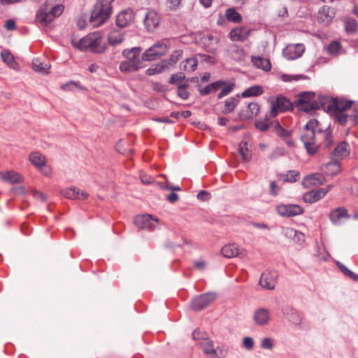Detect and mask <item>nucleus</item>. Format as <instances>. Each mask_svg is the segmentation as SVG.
<instances>
[{
	"label": "nucleus",
	"instance_id": "nucleus-1",
	"mask_svg": "<svg viewBox=\"0 0 358 358\" xmlns=\"http://www.w3.org/2000/svg\"><path fill=\"white\" fill-rule=\"evenodd\" d=\"M301 139L304 143L307 152L314 155L320 144L324 148H330L332 143V137L329 127L323 130L317 120H310L305 125Z\"/></svg>",
	"mask_w": 358,
	"mask_h": 358
},
{
	"label": "nucleus",
	"instance_id": "nucleus-2",
	"mask_svg": "<svg viewBox=\"0 0 358 358\" xmlns=\"http://www.w3.org/2000/svg\"><path fill=\"white\" fill-rule=\"evenodd\" d=\"M141 48L139 47L132 48L130 50H124L122 56L126 60L120 64V70L123 73H132L138 71L144 66L143 54L141 55Z\"/></svg>",
	"mask_w": 358,
	"mask_h": 358
},
{
	"label": "nucleus",
	"instance_id": "nucleus-3",
	"mask_svg": "<svg viewBox=\"0 0 358 358\" xmlns=\"http://www.w3.org/2000/svg\"><path fill=\"white\" fill-rule=\"evenodd\" d=\"M72 45L80 50H90L94 53H102L107 45L102 41V36L99 32H93L82 38L78 41H72Z\"/></svg>",
	"mask_w": 358,
	"mask_h": 358
},
{
	"label": "nucleus",
	"instance_id": "nucleus-4",
	"mask_svg": "<svg viewBox=\"0 0 358 358\" xmlns=\"http://www.w3.org/2000/svg\"><path fill=\"white\" fill-rule=\"evenodd\" d=\"M113 0H97L92 12L90 22L94 27H99L110 16Z\"/></svg>",
	"mask_w": 358,
	"mask_h": 358
},
{
	"label": "nucleus",
	"instance_id": "nucleus-5",
	"mask_svg": "<svg viewBox=\"0 0 358 358\" xmlns=\"http://www.w3.org/2000/svg\"><path fill=\"white\" fill-rule=\"evenodd\" d=\"M283 317L292 324L296 329L306 331L310 329L309 323L303 315L290 306H284L281 308Z\"/></svg>",
	"mask_w": 358,
	"mask_h": 358
},
{
	"label": "nucleus",
	"instance_id": "nucleus-6",
	"mask_svg": "<svg viewBox=\"0 0 358 358\" xmlns=\"http://www.w3.org/2000/svg\"><path fill=\"white\" fill-rule=\"evenodd\" d=\"M64 10L62 5H56L49 8L47 3H43L36 15V20L42 25H48L55 17L59 16Z\"/></svg>",
	"mask_w": 358,
	"mask_h": 358
},
{
	"label": "nucleus",
	"instance_id": "nucleus-7",
	"mask_svg": "<svg viewBox=\"0 0 358 358\" xmlns=\"http://www.w3.org/2000/svg\"><path fill=\"white\" fill-rule=\"evenodd\" d=\"M315 97V93L311 92L301 93L297 100L298 106L306 112L319 109L323 103L317 101Z\"/></svg>",
	"mask_w": 358,
	"mask_h": 358
},
{
	"label": "nucleus",
	"instance_id": "nucleus-8",
	"mask_svg": "<svg viewBox=\"0 0 358 358\" xmlns=\"http://www.w3.org/2000/svg\"><path fill=\"white\" fill-rule=\"evenodd\" d=\"M169 47V41L168 39H162L157 41L145 51L143 58L146 61L155 60L157 57L164 55L167 52Z\"/></svg>",
	"mask_w": 358,
	"mask_h": 358
},
{
	"label": "nucleus",
	"instance_id": "nucleus-9",
	"mask_svg": "<svg viewBox=\"0 0 358 358\" xmlns=\"http://www.w3.org/2000/svg\"><path fill=\"white\" fill-rule=\"evenodd\" d=\"M271 108L270 116L275 117L278 113L288 110L292 108V103L286 97L279 95L275 99L270 100Z\"/></svg>",
	"mask_w": 358,
	"mask_h": 358
},
{
	"label": "nucleus",
	"instance_id": "nucleus-10",
	"mask_svg": "<svg viewBox=\"0 0 358 358\" xmlns=\"http://www.w3.org/2000/svg\"><path fill=\"white\" fill-rule=\"evenodd\" d=\"M216 298L213 292H207L194 298L191 303V307L194 310L199 311L212 303Z\"/></svg>",
	"mask_w": 358,
	"mask_h": 358
},
{
	"label": "nucleus",
	"instance_id": "nucleus-11",
	"mask_svg": "<svg viewBox=\"0 0 358 358\" xmlns=\"http://www.w3.org/2000/svg\"><path fill=\"white\" fill-rule=\"evenodd\" d=\"M275 210L282 217H294L303 213V208L296 204H280L276 206Z\"/></svg>",
	"mask_w": 358,
	"mask_h": 358
},
{
	"label": "nucleus",
	"instance_id": "nucleus-12",
	"mask_svg": "<svg viewBox=\"0 0 358 358\" xmlns=\"http://www.w3.org/2000/svg\"><path fill=\"white\" fill-rule=\"evenodd\" d=\"M278 276L277 271L266 270L261 275L259 283L262 288L272 290L275 287Z\"/></svg>",
	"mask_w": 358,
	"mask_h": 358
},
{
	"label": "nucleus",
	"instance_id": "nucleus-13",
	"mask_svg": "<svg viewBox=\"0 0 358 358\" xmlns=\"http://www.w3.org/2000/svg\"><path fill=\"white\" fill-rule=\"evenodd\" d=\"M135 224L140 229H153L158 223V220L149 214L137 215L134 219Z\"/></svg>",
	"mask_w": 358,
	"mask_h": 358
},
{
	"label": "nucleus",
	"instance_id": "nucleus-14",
	"mask_svg": "<svg viewBox=\"0 0 358 358\" xmlns=\"http://www.w3.org/2000/svg\"><path fill=\"white\" fill-rule=\"evenodd\" d=\"M305 50L302 43L290 44L287 45L282 51L283 56L288 60H294L299 58Z\"/></svg>",
	"mask_w": 358,
	"mask_h": 358
},
{
	"label": "nucleus",
	"instance_id": "nucleus-15",
	"mask_svg": "<svg viewBox=\"0 0 358 358\" xmlns=\"http://www.w3.org/2000/svg\"><path fill=\"white\" fill-rule=\"evenodd\" d=\"M271 319V314L268 308L262 307L257 308L254 312L253 320L258 326L264 327L268 325Z\"/></svg>",
	"mask_w": 358,
	"mask_h": 358
},
{
	"label": "nucleus",
	"instance_id": "nucleus-16",
	"mask_svg": "<svg viewBox=\"0 0 358 358\" xmlns=\"http://www.w3.org/2000/svg\"><path fill=\"white\" fill-rule=\"evenodd\" d=\"M330 221L334 225H341L343 220H348L350 215L345 207H338L332 210L329 215Z\"/></svg>",
	"mask_w": 358,
	"mask_h": 358
},
{
	"label": "nucleus",
	"instance_id": "nucleus-17",
	"mask_svg": "<svg viewBox=\"0 0 358 358\" xmlns=\"http://www.w3.org/2000/svg\"><path fill=\"white\" fill-rule=\"evenodd\" d=\"M222 254L227 258L238 257L244 258L246 256V251L235 243L228 244L222 248Z\"/></svg>",
	"mask_w": 358,
	"mask_h": 358
},
{
	"label": "nucleus",
	"instance_id": "nucleus-18",
	"mask_svg": "<svg viewBox=\"0 0 358 358\" xmlns=\"http://www.w3.org/2000/svg\"><path fill=\"white\" fill-rule=\"evenodd\" d=\"M143 22L145 27L148 31H153L159 24V15L155 10H149L145 15Z\"/></svg>",
	"mask_w": 358,
	"mask_h": 358
},
{
	"label": "nucleus",
	"instance_id": "nucleus-19",
	"mask_svg": "<svg viewBox=\"0 0 358 358\" xmlns=\"http://www.w3.org/2000/svg\"><path fill=\"white\" fill-rule=\"evenodd\" d=\"M61 194L69 199L85 200L89 196L88 193L85 191L80 192L76 187L64 189L61 192Z\"/></svg>",
	"mask_w": 358,
	"mask_h": 358
},
{
	"label": "nucleus",
	"instance_id": "nucleus-20",
	"mask_svg": "<svg viewBox=\"0 0 358 358\" xmlns=\"http://www.w3.org/2000/svg\"><path fill=\"white\" fill-rule=\"evenodd\" d=\"M259 109L260 107L257 103H250L245 110L240 111L239 117L241 120L252 119L259 113Z\"/></svg>",
	"mask_w": 358,
	"mask_h": 358
},
{
	"label": "nucleus",
	"instance_id": "nucleus-21",
	"mask_svg": "<svg viewBox=\"0 0 358 358\" xmlns=\"http://www.w3.org/2000/svg\"><path fill=\"white\" fill-rule=\"evenodd\" d=\"M326 182L325 177L320 173H314L304 177L303 185L306 187L323 185Z\"/></svg>",
	"mask_w": 358,
	"mask_h": 358
},
{
	"label": "nucleus",
	"instance_id": "nucleus-22",
	"mask_svg": "<svg viewBox=\"0 0 358 358\" xmlns=\"http://www.w3.org/2000/svg\"><path fill=\"white\" fill-rule=\"evenodd\" d=\"M335 16L334 10L328 6H323L317 13V18L320 22L326 25L331 23Z\"/></svg>",
	"mask_w": 358,
	"mask_h": 358
},
{
	"label": "nucleus",
	"instance_id": "nucleus-23",
	"mask_svg": "<svg viewBox=\"0 0 358 358\" xmlns=\"http://www.w3.org/2000/svg\"><path fill=\"white\" fill-rule=\"evenodd\" d=\"M134 13L131 9L120 12L116 17V24L119 27H127L134 20Z\"/></svg>",
	"mask_w": 358,
	"mask_h": 358
},
{
	"label": "nucleus",
	"instance_id": "nucleus-24",
	"mask_svg": "<svg viewBox=\"0 0 358 358\" xmlns=\"http://www.w3.org/2000/svg\"><path fill=\"white\" fill-rule=\"evenodd\" d=\"M250 32L245 27H236L229 32V37L233 41H244L250 36Z\"/></svg>",
	"mask_w": 358,
	"mask_h": 358
},
{
	"label": "nucleus",
	"instance_id": "nucleus-25",
	"mask_svg": "<svg viewBox=\"0 0 358 358\" xmlns=\"http://www.w3.org/2000/svg\"><path fill=\"white\" fill-rule=\"evenodd\" d=\"M326 194V189H321L319 188L317 189L311 190L308 192H306L304 194L303 199L306 203H313L324 197Z\"/></svg>",
	"mask_w": 358,
	"mask_h": 358
},
{
	"label": "nucleus",
	"instance_id": "nucleus-26",
	"mask_svg": "<svg viewBox=\"0 0 358 358\" xmlns=\"http://www.w3.org/2000/svg\"><path fill=\"white\" fill-rule=\"evenodd\" d=\"M348 145L346 142L339 143L331 152V158L337 159H342L349 155Z\"/></svg>",
	"mask_w": 358,
	"mask_h": 358
},
{
	"label": "nucleus",
	"instance_id": "nucleus-27",
	"mask_svg": "<svg viewBox=\"0 0 358 358\" xmlns=\"http://www.w3.org/2000/svg\"><path fill=\"white\" fill-rule=\"evenodd\" d=\"M202 350L203 354L210 358L213 357V354H215V348L214 346L213 341L209 338L206 337L202 342L198 345Z\"/></svg>",
	"mask_w": 358,
	"mask_h": 358
},
{
	"label": "nucleus",
	"instance_id": "nucleus-28",
	"mask_svg": "<svg viewBox=\"0 0 358 358\" xmlns=\"http://www.w3.org/2000/svg\"><path fill=\"white\" fill-rule=\"evenodd\" d=\"M224 84L225 82L224 80H217L206 85L203 88L199 85V91L201 96L208 95L212 92L217 91L220 88L224 85Z\"/></svg>",
	"mask_w": 358,
	"mask_h": 358
},
{
	"label": "nucleus",
	"instance_id": "nucleus-29",
	"mask_svg": "<svg viewBox=\"0 0 358 358\" xmlns=\"http://www.w3.org/2000/svg\"><path fill=\"white\" fill-rule=\"evenodd\" d=\"M252 64L264 71H268L271 69L270 60L259 56H252L251 58Z\"/></svg>",
	"mask_w": 358,
	"mask_h": 358
},
{
	"label": "nucleus",
	"instance_id": "nucleus-30",
	"mask_svg": "<svg viewBox=\"0 0 358 358\" xmlns=\"http://www.w3.org/2000/svg\"><path fill=\"white\" fill-rule=\"evenodd\" d=\"M50 64L48 62L41 61L40 59H34L32 62L33 69L38 73L45 75L49 73Z\"/></svg>",
	"mask_w": 358,
	"mask_h": 358
},
{
	"label": "nucleus",
	"instance_id": "nucleus-31",
	"mask_svg": "<svg viewBox=\"0 0 358 358\" xmlns=\"http://www.w3.org/2000/svg\"><path fill=\"white\" fill-rule=\"evenodd\" d=\"M0 178L4 182L11 184L18 183L22 180V176L13 171L1 172Z\"/></svg>",
	"mask_w": 358,
	"mask_h": 358
},
{
	"label": "nucleus",
	"instance_id": "nucleus-32",
	"mask_svg": "<svg viewBox=\"0 0 358 358\" xmlns=\"http://www.w3.org/2000/svg\"><path fill=\"white\" fill-rule=\"evenodd\" d=\"M326 174L334 176L341 172V166L337 159H332L331 161L324 164Z\"/></svg>",
	"mask_w": 358,
	"mask_h": 358
},
{
	"label": "nucleus",
	"instance_id": "nucleus-33",
	"mask_svg": "<svg viewBox=\"0 0 358 358\" xmlns=\"http://www.w3.org/2000/svg\"><path fill=\"white\" fill-rule=\"evenodd\" d=\"M239 103V95L237 94L235 96H231L227 99L224 101V108L222 113L227 114L233 112L236 108V106Z\"/></svg>",
	"mask_w": 358,
	"mask_h": 358
},
{
	"label": "nucleus",
	"instance_id": "nucleus-34",
	"mask_svg": "<svg viewBox=\"0 0 358 358\" xmlns=\"http://www.w3.org/2000/svg\"><path fill=\"white\" fill-rule=\"evenodd\" d=\"M124 41V34L120 30L111 31L108 36V42L110 45H117Z\"/></svg>",
	"mask_w": 358,
	"mask_h": 358
},
{
	"label": "nucleus",
	"instance_id": "nucleus-35",
	"mask_svg": "<svg viewBox=\"0 0 358 358\" xmlns=\"http://www.w3.org/2000/svg\"><path fill=\"white\" fill-rule=\"evenodd\" d=\"M3 61L12 69L17 70L18 64L15 62L13 55L8 50H3L1 53Z\"/></svg>",
	"mask_w": 358,
	"mask_h": 358
},
{
	"label": "nucleus",
	"instance_id": "nucleus-36",
	"mask_svg": "<svg viewBox=\"0 0 358 358\" xmlns=\"http://www.w3.org/2000/svg\"><path fill=\"white\" fill-rule=\"evenodd\" d=\"M263 92H264V90L261 86L254 85V86L250 87L247 88L246 90H245L241 93V96L243 98L257 96L262 94Z\"/></svg>",
	"mask_w": 358,
	"mask_h": 358
},
{
	"label": "nucleus",
	"instance_id": "nucleus-37",
	"mask_svg": "<svg viewBox=\"0 0 358 358\" xmlns=\"http://www.w3.org/2000/svg\"><path fill=\"white\" fill-rule=\"evenodd\" d=\"M167 69V61H162L159 64L152 66L146 70V74L153 76L161 73Z\"/></svg>",
	"mask_w": 358,
	"mask_h": 358
},
{
	"label": "nucleus",
	"instance_id": "nucleus-38",
	"mask_svg": "<svg viewBox=\"0 0 358 358\" xmlns=\"http://www.w3.org/2000/svg\"><path fill=\"white\" fill-rule=\"evenodd\" d=\"M29 160L37 169L42 165H44V163L45 162V157L38 152L31 153L29 155Z\"/></svg>",
	"mask_w": 358,
	"mask_h": 358
},
{
	"label": "nucleus",
	"instance_id": "nucleus-39",
	"mask_svg": "<svg viewBox=\"0 0 358 358\" xmlns=\"http://www.w3.org/2000/svg\"><path fill=\"white\" fill-rule=\"evenodd\" d=\"M329 55L331 56H338L343 52L342 45L338 41L331 42L327 48Z\"/></svg>",
	"mask_w": 358,
	"mask_h": 358
},
{
	"label": "nucleus",
	"instance_id": "nucleus-40",
	"mask_svg": "<svg viewBox=\"0 0 358 358\" xmlns=\"http://www.w3.org/2000/svg\"><path fill=\"white\" fill-rule=\"evenodd\" d=\"M225 16L228 21L238 23L242 20V16L234 8H227Z\"/></svg>",
	"mask_w": 358,
	"mask_h": 358
},
{
	"label": "nucleus",
	"instance_id": "nucleus-41",
	"mask_svg": "<svg viewBox=\"0 0 358 358\" xmlns=\"http://www.w3.org/2000/svg\"><path fill=\"white\" fill-rule=\"evenodd\" d=\"M238 152L243 160L248 162L251 159L252 154L248 149V143L246 141H241L240 143Z\"/></svg>",
	"mask_w": 358,
	"mask_h": 358
},
{
	"label": "nucleus",
	"instance_id": "nucleus-42",
	"mask_svg": "<svg viewBox=\"0 0 358 358\" xmlns=\"http://www.w3.org/2000/svg\"><path fill=\"white\" fill-rule=\"evenodd\" d=\"M198 65V61L196 57H189L183 62L182 69L186 72H192L196 70Z\"/></svg>",
	"mask_w": 358,
	"mask_h": 358
},
{
	"label": "nucleus",
	"instance_id": "nucleus-43",
	"mask_svg": "<svg viewBox=\"0 0 358 358\" xmlns=\"http://www.w3.org/2000/svg\"><path fill=\"white\" fill-rule=\"evenodd\" d=\"M352 101L336 99L334 101V110H346L350 108L352 104Z\"/></svg>",
	"mask_w": 358,
	"mask_h": 358
},
{
	"label": "nucleus",
	"instance_id": "nucleus-44",
	"mask_svg": "<svg viewBox=\"0 0 358 358\" xmlns=\"http://www.w3.org/2000/svg\"><path fill=\"white\" fill-rule=\"evenodd\" d=\"M337 266L341 272L347 277L352 279L355 281H358V275L348 269L343 264L337 261L336 262Z\"/></svg>",
	"mask_w": 358,
	"mask_h": 358
},
{
	"label": "nucleus",
	"instance_id": "nucleus-45",
	"mask_svg": "<svg viewBox=\"0 0 358 358\" xmlns=\"http://www.w3.org/2000/svg\"><path fill=\"white\" fill-rule=\"evenodd\" d=\"M185 80V76L182 73L172 74L169 79V83L171 85H176L177 87L180 85H184L183 81Z\"/></svg>",
	"mask_w": 358,
	"mask_h": 358
},
{
	"label": "nucleus",
	"instance_id": "nucleus-46",
	"mask_svg": "<svg viewBox=\"0 0 358 358\" xmlns=\"http://www.w3.org/2000/svg\"><path fill=\"white\" fill-rule=\"evenodd\" d=\"M357 22L354 19H349L345 22V29L348 34L356 33L357 29Z\"/></svg>",
	"mask_w": 358,
	"mask_h": 358
},
{
	"label": "nucleus",
	"instance_id": "nucleus-47",
	"mask_svg": "<svg viewBox=\"0 0 358 358\" xmlns=\"http://www.w3.org/2000/svg\"><path fill=\"white\" fill-rule=\"evenodd\" d=\"M188 87L186 83L177 87V95L183 100H187L189 96V92L187 90Z\"/></svg>",
	"mask_w": 358,
	"mask_h": 358
},
{
	"label": "nucleus",
	"instance_id": "nucleus-48",
	"mask_svg": "<svg viewBox=\"0 0 358 358\" xmlns=\"http://www.w3.org/2000/svg\"><path fill=\"white\" fill-rule=\"evenodd\" d=\"M274 130L282 138H287L291 135V131L282 128L278 122L274 124Z\"/></svg>",
	"mask_w": 358,
	"mask_h": 358
},
{
	"label": "nucleus",
	"instance_id": "nucleus-49",
	"mask_svg": "<svg viewBox=\"0 0 358 358\" xmlns=\"http://www.w3.org/2000/svg\"><path fill=\"white\" fill-rule=\"evenodd\" d=\"M231 55L234 59L241 61L244 57V50L241 48L235 46L231 49Z\"/></svg>",
	"mask_w": 358,
	"mask_h": 358
},
{
	"label": "nucleus",
	"instance_id": "nucleus-50",
	"mask_svg": "<svg viewBox=\"0 0 358 358\" xmlns=\"http://www.w3.org/2000/svg\"><path fill=\"white\" fill-rule=\"evenodd\" d=\"M192 336V339L196 343L197 345H199L206 337H209L206 333L199 330L194 331Z\"/></svg>",
	"mask_w": 358,
	"mask_h": 358
},
{
	"label": "nucleus",
	"instance_id": "nucleus-51",
	"mask_svg": "<svg viewBox=\"0 0 358 358\" xmlns=\"http://www.w3.org/2000/svg\"><path fill=\"white\" fill-rule=\"evenodd\" d=\"M222 87H223L222 88L220 92L217 94V99H221L223 97H224L225 96L230 94L234 90V84L231 83L227 85H224Z\"/></svg>",
	"mask_w": 358,
	"mask_h": 358
},
{
	"label": "nucleus",
	"instance_id": "nucleus-52",
	"mask_svg": "<svg viewBox=\"0 0 358 358\" xmlns=\"http://www.w3.org/2000/svg\"><path fill=\"white\" fill-rule=\"evenodd\" d=\"M260 346L262 349L272 350L274 347V341L269 337L263 338L261 341Z\"/></svg>",
	"mask_w": 358,
	"mask_h": 358
},
{
	"label": "nucleus",
	"instance_id": "nucleus-53",
	"mask_svg": "<svg viewBox=\"0 0 358 358\" xmlns=\"http://www.w3.org/2000/svg\"><path fill=\"white\" fill-rule=\"evenodd\" d=\"M182 50H176L173 52V54L167 59V69L169 65H173L176 64L182 57Z\"/></svg>",
	"mask_w": 358,
	"mask_h": 358
},
{
	"label": "nucleus",
	"instance_id": "nucleus-54",
	"mask_svg": "<svg viewBox=\"0 0 358 358\" xmlns=\"http://www.w3.org/2000/svg\"><path fill=\"white\" fill-rule=\"evenodd\" d=\"M228 354V350L227 348L224 346H217L215 348V355L213 354V358H224Z\"/></svg>",
	"mask_w": 358,
	"mask_h": 358
},
{
	"label": "nucleus",
	"instance_id": "nucleus-55",
	"mask_svg": "<svg viewBox=\"0 0 358 358\" xmlns=\"http://www.w3.org/2000/svg\"><path fill=\"white\" fill-rule=\"evenodd\" d=\"M334 113L336 119L340 124L343 125L347 122L348 115L345 110H334Z\"/></svg>",
	"mask_w": 358,
	"mask_h": 358
},
{
	"label": "nucleus",
	"instance_id": "nucleus-56",
	"mask_svg": "<svg viewBox=\"0 0 358 358\" xmlns=\"http://www.w3.org/2000/svg\"><path fill=\"white\" fill-rule=\"evenodd\" d=\"M299 173L296 170H291L285 176V180L289 182H294L299 180Z\"/></svg>",
	"mask_w": 358,
	"mask_h": 358
},
{
	"label": "nucleus",
	"instance_id": "nucleus-57",
	"mask_svg": "<svg viewBox=\"0 0 358 358\" xmlns=\"http://www.w3.org/2000/svg\"><path fill=\"white\" fill-rule=\"evenodd\" d=\"M255 345L254 339L252 337L246 336L243 339V346L248 351L253 350Z\"/></svg>",
	"mask_w": 358,
	"mask_h": 358
},
{
	"label": "nucleus",
	"instance_id": "nucleus-58",
	"mask_svg": "<svg viewBox=\"0 0 358 358\" xmlns=\"http://www.w3.org/2000/svg\"><path fill=\"white\" fill-rule=\"evenodd\" d=\"M269 126L270 122L268 120H259L255 123V127L261 131H267L269 128Z\"/></svg>",
	"mask_w": 358,
	"mask_h": 358
},
{
	"label": "nucleus",
	"instance_id": "nucleus-59",
	"mask_svg": "<svg viewBox=\"0 0 358 358\" xmlns=\"http://www.w3.org/2000/svg\"><path fill=\"white\" fill-rule=\"evenodd\" d=\"M194 267L200 271H204L207 267V262L203 259L194 260L193 262Z\"/></svg>",
	"mask_w": 358,
	"mask_h": 358
},
{
	"label": "nucleus",
	"instance_id": "nucleus-60",
	"mask_svg": "<svg viewBox=\"0 0 358 358\" xmlns=\"http://www.w3.org/2000/svg\"><path fill=\"white\" fill-rule=\"evenodd\" d=\"M296 230L291 227H285L282 229V234L288 238L293 239L296 234Z\"/></svg>",
	"mask_w": 358,
	"mask_h": 358
},
{
	"label": "nucleus",
	"instance_id": "nucleus-61",
	"mask_svg": "<svg viewBox=\"0 0 358 358\" xmlns=\"http://www.w3.org/2000/svg\"><path fill=\"white\" fill-rule=\"evenodd\" d=\"M78 84L73 81H70L67 83L63 84L61 86V88L64 91H70L73 90L74 88L77 87Z\"/></svg>",
	"mask_w": 358,
	"mask_h": 358
},
{
	"label": "nucleus",
	"instance_id": "nucleus-62",
	"mask_svg": "<svg viewBox=\"0 0 358 358\" xmlns=\"http://www.w3.org/2000/svg\"><path fill=\"white\" fill-rule=\"evenodd\" d=\"M292 240L301 245L305 242V235L302 232L297 231L296 236Z\"/></svg>",
	"mask_w": 358,
	"mask_h": 358
},
{
	"label": "nucleus",
	"instance_id": "nucleus-63",
	"mask_svg": "<svg viewBox=\"0 0 358 358\" xmlns=\"http://www.w3.org/2000/svg\"><path fill=\"white\" fill-rule=\"evenodd\" d=\"M279 191V187L275 181H272L270 183L269 193L273 196H276Z\"/></svg>",
	"mask_w": 358,
	"mask_h": 358
},
{
	"label": "nucleus",
	"instance_id": "nucleus-64",
	"mask_svg": "<svg viewBox=\"0 0 358 358\" xmlns=\"http://www.w3.org/2000/svg\"><path fill=\"white\" fill-rule=\"evenodd\" d=\"M197 198L201 201H206L210 199V194L204 190H201L197 194Z\"/></svg>",
	"mask_w": 358,
	"mask_h": 358
}]
</instances>
